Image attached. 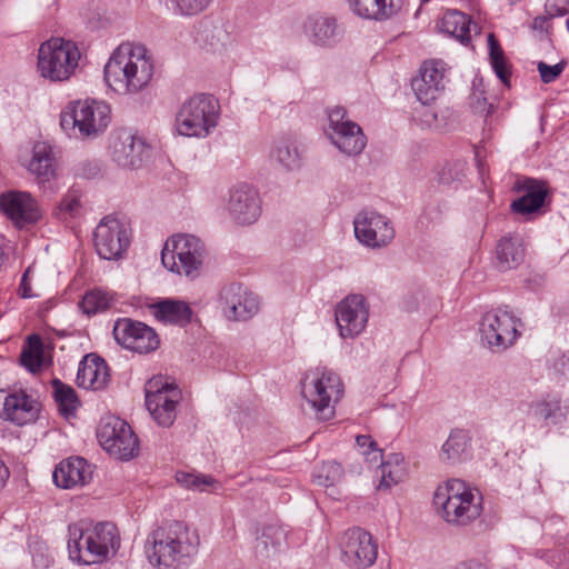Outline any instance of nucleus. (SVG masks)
I'll use <instances>...</instances> for the list:
<instances>
[{
  "label": "nucleus",
  "instance_id": "f257e3e1",
  "mask_svg": "<svg viewBox=\"0 0 569 569\" xmlns=\"http://www.w3.org/2000/svg\"><path fill=\"white\" fill-rule=\"evenodd\" d=\"M154 69V59L144 46L123 42L107 61L104 80L117 93L137 94L148 88Z\"/></svg>",
  "mask_w": 569,
  "mask_h": 569
},
{
  "label": "nucleus",
  "instance_id": "f03ea898",
  "mask_svg": "<svg viewBox=\"0 0 569 569\" xmlns=\"http://www.w3.org/2000/svg\"><path fill=\"white\" fill-rule=\"evenodd\" d=\"M433 505L440 517L449 525L465 527L482 513V496L465 481L451 479L438 486Z\"/></svg>",
  "mask_w": 569,
  "mask_h": 569
},
{
  "label": "nucleus",
  "instance_id": "7ed1b4c3",
  "mask_svg": "<svg viewBox=\"0 0 569 569\" xmlns=\"http://www.w3.org/2000/svg\"><path fill=\"white\" fill-rule=\"evenodd\" d=\"M198 537L181 522L174 521L156 529L147 542L149 561L154 566L172 567L197 552Z\"/></svg>",
  "mask_w": 569,
  "mask_h": 569
},
{
  "label": "nucleus",
  "instance_id": "20e7f679",
  "mask_svg": "<svg viewBox=\"0 0 569 569\" xmlns=\"http://www.w3.org/2000/svg\"><path fill=\"white\" fill-rule=\"evenodd\" d=\"M111 121L110 106L98 100L71 101L61 111L60 127L70 137L90 139L101 134Z\"/></svg>",
  "mask_w": 569,
  "mask_h": 569
},
{
  "label": "nucleus",
  "instance_id": "39448f33",
  "mask_svg": "<svg viewBox=\"0 0 569 569\" xmlns=\"http://www.w3.org/2000/svg\"><path fill=\"white\" fill-rule=\"evenodd\" d=\"M219 110V102L210 94L188 98L176 116L177 132L184 137H207L218 124Z\"/></svg>",
  "mask_w": 569,
  "mask_h": 569
},
{
  "label": "nucleus",
  "instance_id": "423d86ee",
  "mask_svg": "<svg viewBox=\"0 0 569 569\" xmlns=\"http://www.w3.org/2000/svg\"><path fill=\"white\" fill-rule=\"evenodd\" d=\"M342 382L337 373L327 368H316L309 371L301 382V393L321 421L331 419L335 415L332 401L342 395Z\"/></svg>",
  "mask_w": 569,
  "mask_h": 569
},
{
  "label": "nucleus",
  "instance_id": "0eeeda50",
  "mask_svg": "<svg viewBox=\"0 0 569 569\" xmlns=\"http://www.w3.org/2000/svg\"><path fill=\"white\" fill-rule=\"evenodd\" d=\"M80 59L78 47L63 38H51L38 50L37 68L40 76L50 81H66L76 71Z\"/></svg>",
  "mask_w": 569,
  "mask_h": 569
},
{
  "label": "nucleus",
  "instance_id": "6e6552de",
  "mask_svg": "<svg viewBox=\"0 0 569 569\" xmlns=\"http://www.w3.org/2000/svg\"><path fill=\"white\" fill-rule=\"evenodd\" d=\"M206 253L204 243L198 237L176 234L164 242L161 262L171 272L196 277L203 264Z\"/></svg>",
  "mask_w": 569,
  "mask_h": 569
},
{
  "label": "nucleus",
  "instance_id": "1a4fd4ad",
  "mask_svg": "<svg viewBox=\"0 0 569 569\" xmlns=\"http://www.w3.org/2000/svg\"><path fill=\"white\" fill-rule=\"evenodd\" d=\"M69 532L86 540V550L82 555L77 553L82 565L101 563L113 556L120 547L119 532L112 522H99L86 528L74 523L69 526Z\"/></svg>",
  "mask_w": 569,
  "mask_h": 569
},
{
  "label": "nucleus",
  "instance_id": "9d476101",
  "mask_svg": "<svg viewBox=\"0 0 569 569\" xmlns=\"http://www.w3.org/2000/svg\"><path fill=\"white\" fill-rule=\"evenodd\" d=\"M97 438L101 447L116 459L130 460L139 452L137 436L120 418H103L98 427Z\"/></svg>",
  "mask_w": 569,
  "mask_h": 569
},
{
  "label": "nucleus",
  "instance_id": "9b49d317",
  "mask_svg": "<svg viewBox=\"0 0 569 569\" xmlns=\"http://www.w3.org/2000/svg\"><path fill=\"white\" fill-rule=\"evenodd\" d=\"M180 390L164 381L162 377L150 379L146 387V406L152 418L161 427H170L177 417Z\"/></svg>",
  "mask_w": 569,
  "mask_h": 569
},
{
  "label": "nucleus",
  "instance_id": "f8f14e48",
  "mask_svg": "<svg viewBox=\"0 0 569 569\" xmlns=\"http://www.w3.org/2000/svg\"><path fill=\"white\" fill-rule=\"evenodd\" d=\"M328 137L332 143L348 156H357L362 152L367 140L362 129L347 117L342 107H335L328 111Z\"/></svg>",
  "mask_w": 569,
  "mask_h": 569
},
{
  "label": "nucleus",
  "instance_id": "ddd939ff",
  "mask_svg": "<svg viewBox=\"0 0 569 569\" xmlns=\"http://www.w3.org/2000/svg\"><path fill=\"white\" fill-rule=\"evenodd\" d=\"M93 243L100 258L117 260L130 244L129 231L120 220L104 217L94 230Z\"/></svg>",
  "mask_w": 569,
  "mask_h": 569
},
{
  "label": "nucleus",
  "instance_id": "4468645a",
  "mask_svg": "<svg viewBox=\"0 0 569 569\" xmlns=\"http://www.w3.org/2000/svg\"><path fill=\"white\" fill-rule=\"evenodd\" d=\"M339 546L343 561L357 569L372 566L378 556V546L372 536L361 528L346 530L340 538Z\"/></svg>",
  "mask_w": 569,
  "mask_h": 569
},
{
  "label": "nucleus",
  "instance_id": "2eb2a0df",
  "mask_svg": "<svg viewBox=\"0 0 569 569\" xmlns=\"http://www.w3.org/2000/svg\"><path fill=\"white\" fill-rule=\"evenodd\" d=\"M112 333L123 348L141 355L152 352L160 346L159 336L153 328L129 318L118 319Z\"/></svg>",
  "mask_w": 569,
  "mask_h": 569
},
{
  "label": "nucleus",
  "instance_id": "dca6fc26",
  "mask_svg": "<svg viewBox=\"0 0 569 569\" xmlns=\"http://www.w3.org/2000/svg\"><path fill=\"white\" fill-rule=\"evenodd\" d=\"M355 236L366 247L382 248L395 238V229L390 220L373 210L360 211L355 220Z\"/></svg>",
  "mask_w": 569,
  "mask_h": 569
},
{
  "label": "nucleus",
  "instance_id": "f3484780",
  "mask_svg": "<svg viewBox=\"0 0 569 569\" xmlns=\"http://www.w3.org/2000/svg\"><path fill=\"white\" fill-rule=\"evenodd\" d=\"M481 339L491 349H506L518 336L517 319L507 310L487 312L480 326Z\"/></svg>",
  "mask_w": 569,
  "mask_h": 569
},
{
  "label": "nucleus",
  "instance_id": "a211bd4d",
  "mask_svg": "<svg viewBox=\"0 0 569 569\" xmlns=\"http://www.w3.org/2000/svg\"><path fill=\"white\" fill-rule=\"evenodd\" d=\"M446 64L441 60L425 61L411 80L412 90L422 104L433 102L445 90Z\"/></svg>",
  "mask_w": 569,
  "mask_h": 569
},
{
  "label": "nucleus",
  "instance_id": "6ab92c4d",
  "mask_svg": "<svg viewBox=\"0 0 569 569\" xmlns=\"http://www.w3.org/2000/svg\"><path fill=\"white\" fill-rule=\"evenodd\" d=\"M0 210L19 229L34 224L42 216L37 201L30 193L23 191L2 193Z\"/></svg>",
  "mask_w": 569,
  "mask_h": 569
},
{
  "label": "nucleus",
  "instance_id": "aec40b11",
  "mask_svg": "<svg viewBox=\"0 0 569 569\" xmlns=\"http://www.w3.org/2000/svg\"><path fill=\"white\" fill-rule=\"evenodd\" d=\"M369 317L365 298L351 295L338 303L336 322L342 338H353L365 329Z\"/></svg>",
  "mask_w": 569,
  "mask_h": 569
},
{
  "label": "nucleus",
  "instance_id": "412c9836",
  "mask_svg": "<svg viewBox=\"0 0 569 569\" xmlns=\"http://www.w3.org/2000/svg\"><path fill=\"white\" fill-rule=\"evenodd\" d=\"M220 298L226 317L230 320H248L259 310V301L256 295L240 283L226 286Z\"/></svg>",
  "mask_w": 569,
  "mask_h": 569
},
{
  "label": "nucleus",
  "instance_id": "4be33fe9",
  "mask_svg": "<svg viewBox=\"0 0 569 569\" xmlns=\"http://www.w3.org/2000/svg\"><path fill=\"white\" fill-rule=\"evenodd\" d=\"M228 210L240 224L253 223L261 213L259 194L249 184H239L230 190Z\"/></svg>",
  "mask_w": 569,
  "mask_h": 569
},
{
  "label": "nucleus",
  "instance_id": "5701e85b",
  "mask_svg": "<svg viewBox=\"0 0 569 569\" xmlns=\"http://www.w3.org/2000/svg\"><path fill=\"white\" fill-rule=\"evenodd\" d=\"M147 146L141 138L129 131L120 132L111 144L112 159L123 168H137L141 164Z\"/></svg>",
  "mask_w": 569,
  "mask_h": 569
},
{
  "label": "nucleus",
  "instance_id": "b1692460",
  "mask_svg": "<svg viewBox=\"0 0 569 569\" xmlns=\"http://www.w3.org/2000/svg\"><path fill=\"white\" fill-rule=\"evenodd\" d=\"M305 28L310 41L319 47H333L343 36V28L332 16H310Z\"/></svg>",
  "mask_w": 569,
  "mask_h": 569
},
{
  "label": "nucleus",
  "instance_id": "393cba45",
  "mask_svg": "<svg viewBox=\"0 0 569 569\" xmlns=\"http://www.w3.org/2000/svg\"><path fill=\"white\" fill-rule=\"evenodd\" d=\"M40 405L24 391L8 395L3 402V415L7 420L23 426L37 420Z\"/></svg>",
  "mask_w": 569,
  "mask_h": 569
},
{
  "label": "nucleus",
  "instance_id": "a878e982",
  "mask_svg": "<svg viewBox=\"0 0 569 569\" xmlns=\"http://www.w3.org/2000/svg\"><path fill=\"white\" fill-rule=\"evenodd\" d=\"M52 478L63 489L83 486L91 479L90 466L81 457L69 458L56 467Z\"/></svg>",
  "mask_w": 569,
  "mask_h": 569
},
{
  "label": "nucleus",
  "instance_id": "bb28decb",
  "mask_svg": "<svg viewBox=\"0 0 569 569\" xmlns=\"http://www.w3.org/2000/svg\"><path fill=\"white\" fill-rule=\"evenodd\" d=\"M350 8L355 14L360 18L386 21L398 16L403 6L405 0H348Z\"/></svg>",
  "mask_w": 569,
  "mask_h": 569
},
{
  "label": "nucleus",
  "instance_id": "cd10ccee",
  "mask_svg": "<svg viewBox=\"0 0 569 569\" xmlns=\"http://www.w3.org/2000/svg\"><path fill=\"white\" fill-rule=\"evenodd\" d=\"M57 166V159L50 143L39 141L33 144L32 156L27 169L36 177L39 183L49 182L54 179Z\"/></svg>",
  "mask_w": 569,
  "mask_h": 569
},
{
  "label": "nucleus",
  "instance_id": "c85d7f7f",
  "mask_svg": "<svg viewBox=\"0 0 569 569\" xmlns=\"http://www.w3.org/2000/svg\"><path fill=\"white\" fill-rule=\"evenodd\" d=\"M77 383L86 389H102L109 381V369L103 359L96 355H87L80 362Z\"/></svg>",
  "mask_w": 569,
  "mask_h": 569
},
{
  "label": "nucleus",
  "instance_id": "c756f323",
  "mask_svg": "<svg viewBox=\"0 0 569 569\" xmlns=\"http://www.w3.org/2000/svg\"><path fill=\"white\" fill-rule=\"evenodd\" d=\"M519 191L526 193L511 203V209L517 213H532L542 207L546 198L545 187L533 179H525L516 183Z\"/></svg>",
  "mask_w": 569,
  "mask_h": 569
},
{
  "label": "nucleus",
  "instance_id": "7c9ffc66",
  "mask_svg": "<svg viewBox=\"0 0 569 569\" xmlns=\"http://www.w3.org/2000/svg\"><path fill=\"white\" fill-rule=\"evenodd\" d=\"M497 267L507 271L519 266L525 258L522 239L518 234H509L499 240L496 247Z\"/></svg>",
  "mask_w": 569,
  "mask_h": 569
},
{
  "label": "nucleus",
  "instance_id": "2f4dec72",
  "mask_svg": "<svg viewBox=\"0 0 569 569\" xmlns=\"http://www.w3.org/2000/svg\"><path fill=\"white\" fill-rule=\"evenodd\" d=\"M152 309L154 317L163 323L183 327L191 321L192 310L184 301L164 299L152 305Z\"/></svg>",
  "mask_w": 569,
  "mask_h": 569
},
{
  "label": "nucleus",
  "instance_id": "473e14b6",
  "mask_svg": "<svg viewBox=\"0 0 569 569\" xmlns=\"http://www.w3.org/2000/svg\"><path fill=\"white\" fill-rule=\"evenodd\" d=\"M531 409L535 417L550 421L553 425L563 422L569 413V408L562 405L557 396H547L543 399L532 402Z\"/></svg>",
  "mask_w": 569,
  "mask_h": 569
},
{
  "label": "nucleus",
  "instance_id": "72a5a7b5",
  "mask_svg": "<svg viewBox=\"0 0 569 569\" xmlns=\"http://www.w3.org/2000/svg\"><path fill=\"white\" fill-rule=\"evenodd\" d=\"M380 482L378 489H389L401 482L407 475V463L401 453H391L379 467Z\"/></svg>",
  "mask_w": 569,
  "mask_h": 569
},
{
  "label": "nucleus",
  "instance_id": "f704fd0d",
  "mask_svg": "<svg viewBox=\"0 0 569 569\" xmlns=\"http://www.w3.org/2000/svg\"><path fill=\"white\" fill-rule=\"evenodd\" d=\"M470 19L467 14L451 10L445 13L440 21V30L461 42L470 39Z\"/></svg>",
  "mask_w": 569,
  "mask_h": 569
},
{
  "label": "nucleus",
  "instance_id": "c9c22d12",
  "mask_svg": "<svg viewBox=\"0 0 569 569\" xmlns=\"http://www.w3.org/2000/svg\"><path fill=\"white\" fill-rule=\"evenodd\" d=\"M469 446V437L465 430L456 429L451 431L442 446L441 456L448 461L456 462L463 458Z\"/></svg>",
  "mask_w": 569,
  "mask_h": 569
},
{
  "label": "nucleus",
  "instance_id": "e433bc0d",
  "mask_svg": "<svg viewBox=\"0 0 569 569\" xmlns=\"http://www.w3.org/2000/svg\"><path fill=\"white\" fill-rule=\"evenodd\" d=\"M54 388V400L58 405V409L60 413L69 419L76 416V411L79 406V400L77 398L76 391L59 380L53 381Z\"/></svg>",
  "mask_w": 569,
  "mask_h": 569
},
{
  "label": "nucleus",
  "instance_id": "4c0bfd02",
  "mask_svg": "<svg viewBox=\"0 0 569 569\" xmlns=\"http://www.w3.org/2000/svg\"><path fill=\"white\" fill-rule=\"evenodd\" d=\"M489 58L496 76L509 86L510 70L505 52L493 33L488 34Z\"/></svg>",
  "mask_w": 569,
  "mask_h": 569
},
{
  "label": "nucleus",
  "instance_id": "58836bf2",
  "mask_svg": "<svg viewBox=\"0 0 569 569\" xmlns=\"http://www.w3.org/2000/svg\"><path fill=\"white\" fill-rule=\"evenodd\" d=\"M113 296L102 290H91L84 295L80 302L81 310L87 315L106 311L113 303Z\"/></svg>",
  "mask_w": 569,
  "mask_h": 569
},
{
  "label": "nucleus",
  "instance_id": "ea45409f",
  "mask_svg": "<svg viewBox=\"0 0 569 569\" xmlns=\"http://www.w3.org/2000/svg\"><path fill=\"white\" fill-rule=\"evenodd\" d=\"M274 159L288 170H293L300 166V154L290 139H280L273 150Z\"/></svg>",
  "mask_w": 569,
  "mask_h": 569
},
{
  "label": "nucleus",
  "instance_id": "a19ab883",
  "mask_svg": "<svg viewBox=\"0 0 569 569\" xmlns=\"http://www.w3.org/2000/svg\"><path fill=\"white\" fill-rule=\"evenodd\" d=\"M287 532L284 528L278 523L266 525L261 535L258 538V547L262 546V549L268 551L271 549H278L286 542Z\"/></svg>",
  "mask_w": 569,
  "mask_h": 569
},
{
  "label": "nucleus",
  "instance_id": "79ce46f5",
  "mask_svg": "<svg viewBox=\"0 0 569 569\" xmlns=\"http://www.w3.org/2000/svg\"><path fill=\"white\" fill-rule=\"evenodd\" d=\"M29 349L23 350L21 353V363L29 371L36 372L41 366L42 357V341L37 335H31L28 338Z\"/></svg>",
  "mask_w": 569,
  "mask_h": 569
},
{
  "label": "nucleus",
  "instance_id": "37998d69",
  "mask_svg": "<svg viewBox=\"0 0 569 569\" xmlns=\"http://www.w3.org/2000/svg\"><path fill=\"white\" fill-rule=\"evenodd\" d=\"M343 478L342 466L337 461L325 462L315 473V481L323 487H332Z\"/></svg>",
  "mask_w": 569,
  "mask_h": 569
},
{
  "label": "nucleus",
  "instance_id": "c03bdc74",
  "mask_svg": "<svg viewBox=\"0 0 569 569\" xmlns=\"http://www.w3.org/2000/svg\"><path fill=\"white\" fill-rule=\"evenodd\" d=\"M213 0H171L177 14L197 16L209 8Z\"/></svg>",
  "mask_w": 569,
  "mask_h": 569
},
{
  "label": "nucleus",
  "instance_id": "a18cd8bd",
  "mask_svg": "<svg viewBox=\"0 0 569 569\" xmlns=\"http://www.w3.org/2000/svg\"><path fill=\"white\" fill-rule=\"evenodd\" d=\"M356 443L360 449V453L369 463H376L382 458L381 450L377 448L376 441L366 435H360L356 438Z\"/></svg>",
  "mask_w": 569,
  "mask_h": 569
},
{
  "label": "nucleus",
  "instance_id": "49530a36",
  "mask_svg": "<svg viewBox=\"0 0 569 569\" xmlns=\"http://www.w3.org/2000/svg\"><path fill=\"white\" fill-rule=\"evenodd\" d=\"M176 479L179 483L187 488L202 489L204 486H209L213 482L211 477L196 476L188 472H177Z\"/></svg>",
  "mask_w": 569,
  "mask_h": 569
},
{
  "label": "nucleus",
  "instance_id": "de8ad7c7",
  "mask_svg": "<svg viewBox=\"0 0 569 569\" xmlns=\"http://www.w3.org/2000/svg\"><path fill=\"white\" fill-rule=\"evenodd\" d=\"M566 62L561 61L557 64L549 66L543 61L538 62L537 69L539 71L541 81L543 83H551L553 82L565 70Z\"/></svg>",
  "mask_w": 569,
  "mask_h": 569
},
{
  "label": "nucleus",
  "instance_id": "09e8293b",
  "mask_svg": "<svg viewBox=\"0 0 569 569\" xmlns=\"http://www.w3.org/2000/svg\"><path fill=\"white\" fill-rule=\"evenodd\" d=\"M86 547H87V543L82 537L79 538L78 535H73L72 532H69L68 551H69L70 559L72 561L82 563V560L77 556V553L82 555V551L86 550Z\"/></svg>",
  "mask_w": 569,
  "mask_h": 569
},
{
  "label": "nucleus",
  "instance_id": "8fccbe9b",
  "mask_svg": "<svg viewBox=\"0 0 569 569\" xmlns=\"http://www.w3.org/2000/svg\"><path fill=\"white\" fill-rule=\"evenodd\" d=\"M81 208L80 198L76 193H68L60 202L59 209L62 212L73 217L79 213Z\"/></svg>",
  "mask_w": 569,
  "mask_h": 569
},
{
  "label": "nucleus",
  "instance_id": "3c124183",
  "mask_svg": "<svg viewBox=\"0 0 569 569\" xmlns=\"http://www.w3.org/2000/svg\"><path fill=\"white\" fill-rule=\"evenodd\" d=\"M458 167H460L459 172H457L455 176L451 174V166L443 167L439 173L440 181L443 183H449L453 180H458L463 171V164L459 163Z\"/></svg>",
  "mask_w": 569,
  "mask_h": 569
},
{
  "label": "nucleus",
  "instance_id": "603ef678",
  "mask_svg": "<svg viewBox=\"0 0 569 569\" xmlns=\"http://www.w3.org/2000/svg\"><path fill=\"white\" fill-rule=\"evenodd\" d=\"M30 272V268H28L26 270V272L23 273L22 278H21V283H20V291H21V297L22 298H29L31 297V288L28 283V274Z\"/></svg>",
  "mask_w": 569,
  "mask_h": 569
},
{
  "label": "nucleus",
  "instance_id": "864d4df0",
  "mask_svg": "<svg viewBox=\"0 0 569 569\" xmlns=\"http://www.w3.org/2000/svg\"><path fill=\"white\" fill-rule=\"evenodd\" d=\"M10 477V470L0 457V491L6 487Z\"/></svg>",
  "mask_w": 569,
  "mask_h": 569
},
{
  "label": "nucleus",
  "instance_id": "5fc2aeb1",
  "mask_svg": "<svg viewBox=\"0 0 569 569\" xmlns=\"http://www.w3.org/2000/svg\"><path fill=\"white\" fill-rule=\"evenodd\" d=\"M451 569H485V568L480 562H478L476 560H469V561L460 562V563L456 565L455 567H452Z\"/></svg>",
  "mask_w": 569,
  "mask_h": 569
},
{
  "label": "nucleus",
  "instance_id": "6e6d98bb",
  "mask_svg": "<svg viewBox=\"0 0 569 569\" xmlns=\"http://www.w3.org/2000/svg\"><path fill=\"white\" fill-rule=\"evenodd\" d=\"M33 562L37 567L47 568V567H49L51 560L49 557H46L43 553H34Z\"/></svg>",
  "mask_w": 569,
  "mask_h": 569
},
{
  "label": "nucleus",
  "instance_id": "4d7b16f0",
  "mask_svg": "<svg viewBox=\"0 0 569 569\" xmlns=\"http://www.w3.org/2000/svg\"><path fill=\"white\" fill-rule=\"evenodd\" d=\"M473 109L479 112H486V116H489L493 111V106L487 104L486 100L483 99V102L477 100V104H473Z\"/></svg>",
  "mask_w": 569,
  "mask_h": 569
},
{
  "label": "nucleus",
  "instance_id": "13d9d810",
  "mask_svg": "<svg viewBox=\"0 0 569 569\" xmlns=\"http://www.w3.org/2000/svg\"><path fill=\"white\" fill-rule=\"evenodd\" d=\"M568 12V9H563L562 11H558V14H566Z\"/></svg>",
  "mask_w": 569,
  "mask_h": 569
}]
</instances>
